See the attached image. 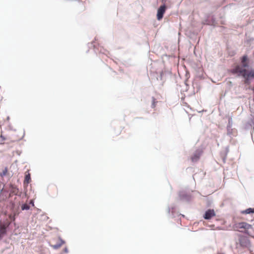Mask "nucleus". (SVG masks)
Instances as JSON below:
<instances>
[{
    "label": "nucleus",
    "instance_id": "1a4fd4ad",
    "mask_svg": "<svg viewBox=\"0 0 254 254\" xmlns=\"http://www.w3.org/2000/svg\"><path fill=\"white\" fill-rule=\"evenodd\" d=\"M251 213H254V208H249L242 211L243 214H250Z\"/></svg>",
    "mask_w": 254,
    "mask_h": 254
},
{
    "label": "nucleus",
    "instance_id": "6e6552de",
    "mask_svg": "<svg viewBox=\"0 0 254 254\" xmlns=\"http://www.w3.org/2000/svg\"><path fill=\"white\" fill-rule=\"evenodd\" d=\"M64 243L65 242L64 241H63L61 238H59L58 239L57 244L54 245H52L51 247L54 249H58L61 247L64 244Z\"/></svg>",
    "mask_w": 254,
    "mask_h": 254
},
{
    "label": "nucleus",
    "instance_id": "9b49d317",
    "mask_svg": "<svg viewBox=\"0 0 254 254\" xmlns=\"http://www.w3.org/2000/svg\"><path fill=\"white\" fill-rule=\"evenodd\" d=\"M21 208L22 210H28L30 208V206L28 204L25 203L22 205Z\"/></svg>",
    "mask_w": 254,
    "mask_h": 254
},
{
    "label": "nucleus",
    "instance_id": "f03ea898",
    "mask_svg": "<svg viewBox=\"0 0 254 254\" xmlns=\"http://www.w3.org/2000/svg\"><path fill=\"white\" fill-rule=\"evenodd\" d=\"M233 228L235 231L248 234V231L252 229V226L245 222H241L235 223L233 225Z\"/></svg>",
    "mask_w": 254,
    "mask_h": 254
},
{
    "label": "nucleus",
    "instance_id": "9d476101",
    "mask_svg": "<svg viewBox=\"0 0 254 254\" xmlns=\"http://www.w3.org/2000/svg\"><path fill=\"white\" fill-rule=\"evenodd\" d=\"M30 180V175L29 174L26 175L25 177L24 182H26L27 184L29 183Z\"/></svg>",
    "mask_w": 254,
    "mask_h": 254
},
{
    "label": "nucleus",
    "instance_id": "f257e3e1",
    "mask_svg": "<svg viewBox=\"0 0 254 254\" xmlns=\"http://www.w3.org/2000/svg\"><path fill=\"white\" fill-rule=\"evenodd\" d=\"M242 65H236L230 70L231 73L237 74V76L244 78V83L247 85H250L251 79H254V69H247L249 66L250 60L247 55H244L241 58Z\"/></svg>",
    "mask_w": 254,
    "mask_h": 254
},
{
    "label": "nucleus",
    "instance_id": "f8f14e48",
    "mask_svg": "<svg viewBox=\"0 0 254 254\" xmlns=\"http://www.w3.org/2000/svg\"><path fill=\"white\" fill-rule=\"evenodd\" d=\"M152 102H153V103H152V106H153V107H155V102H155V99L154 98H153Z\"/></svg>",
    "mask_w": 254,
    "mask_h": 254
},
{
    "label": "nucleus",
    "instance_id": "4468645a",
    "mask_svg": "<svg viewBox=\"0 0 254 254\" xmlns=\"http://www.w3.org/2000/svg\"><path fill=\"white\" fill-rule=\"evenodd\" d=\"M64 252H65V253H67V248H65V249H64Z\"/></svg>",
    "mask_w": 254,
    "mask_h": 254
},
{
    "label": "nucleus",
    "instance_id": "20e7f679",
    "mask_svg": "<svg viewBox=\"0 0 254 254\" xmlns=\"http://www.w3.org/2000/svg\"><path fill=\"white\" fill-rule=\"evenodd\" d=\"M166 9L167 6L165 5V4L161 5L158 9L157 13V18L158 20H160L161 19H162L163 15L165 13Z\"/></svg>",
    "mask_w": 254,
    "mask_h": 254
},
{
    "label": "nucleus",
    "instance_id": "2eb2a0df",
    "mask_svg": "<svg viewBox=\"0 0 254 254\" xmlns=\"http://www.w3.org/2000/svg\"><path fill=\"white\" fill-rule=\"evenodd\" d=\"M31 203H32L33 205H34V203L33 202V201L32 200H31Z\"/></svg>",
    "mask_w": 254,
    "mask_h": 254
},
{
    "label": "nucleus",
    "instance_id": "ddd939ff",
    "mask_svg": "<svg viewBox=\"0 0 254 254\" xmlns=\"http://www.w3.org/2000/svg\"><path fill=\"white\" fill-rule=\"evenodd\" d=\"M166 1H167V0H162V2L164 3V4H165Z\"/></svg>",
    "mask_w": 254,
    "mask_h": 254
},
{
    "label": "nucleus",
    "instance_id": "423d86ee",
    "mask_svg": "<svg viewBox=\"0 0 254 254\" xmlns=\"http://www.w3.org/2000/svg\"><path fill=\"white\" fill-rule=\"evenodd\" d=\"M216 213L214 209H208L204 214L203 218L205 219L209 220L215 216Z\"/></svg>",
    "mask_w": 254,
    "mask_h": 254
},
{
    "label": "nucleus",
    "instance_id": "0eeeda50",
    "mask_svg": "<svg viewBox=\"0 0 254 254\" xmlns=\"http://www.w3.org/2000/svg\"><path fill=\"white\" fill-rule=\"evenodd\" d=\"M202 153V151L201 150H196V152L191 157V160L192 162L196 161L199 158L200 155Z\"/></svg>",
    "mask_w": 254,
    "mask_h": 254
},
{
    "label": "nucleus",
    "instance_id": "7ed1b4c3",
    "mask_svg": "<svg viewBox=\"0 0 254 254\" xmlns=\"http://www.w3.org/2000/svg\"><path fill=\"white\" fill-rule=\"evenodd\" d=\"M239 241L240 246L243 248H249L251 246L250 241L247 237L241 236Z\"/></svg>",
    "mask_w": 254,
    "mask_h": 254
},
{
    "label": "nucleus",
    "instance_id": "39448f33",
    "mask_svg": "<svg viewBox=\"0 0 254 254\" xmlns=\"http://www.w3.org/2000/svg\"><path fill=\"white\" fill-rule=\"evenodd\" d=\"M8 226V223H0V239L6 234Z\"/></svg>",
    "mask_w": 254,
    "mask_h": 254
}]
</instances>
